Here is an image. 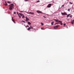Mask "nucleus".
Instances as JSON below:
<instances>
[{"label": "nucleus", "instance_id": "4be33fe9", "mask_svg": "<svg viewBox=\"0 0 74 74\" xmlns=\"http://www.w3.org/2000/svg\"><path fill=\"white\" fill-rule=\"evenodd\" d=\"M40 2V1H37L36 2V3H38Z\"/></svg>", "mask_w": 74, "mask_h": 74}, {"label": "nucleus", "instance_id": "7c9ffc66", "mask_svg": "<svg viewBox=\"0 0 74 74\" xmlns=\"http://www.w3.org/2000/svg\"><path fill=\"white\" fill-rule=\"evenodd\" d=\"M44 18H47L46 17H45V16H43Z\"/></svg>", "mask_w": 74, "mask_h": 74}, {"label": "nucleus", "instance_id": "e433bc0d", "mask_svg": "<svg viewBox=\"0 0 74 74\" xmlns=\"http://www.w3.org/2000/svg\"><path fill=\"white\" fill-rule=\"evenodd\" d=\"M67 21H69V19H67Z\"/></svg>", "mask_w": 74, "mask_h": 74}, {"label": "nucleus", "instance_id": "5701e85b", "mask_svg": "<svg viewBox=\"0 0 74 74\" xmlns=\"http://www.w3.org/2000/svg\"><path fill=\"white\" fill-rule=\"evenodd\" d=\"M14 14H16V12H14Z\"/></svg>", "mask_w": 74, "mask_h": 74}, {"label": "nucleus", "instance_id": "423d86ee", "mask_svg": "<svg viewBox=\"0 0 74 74\" xmlns=\"http://www.w3.org/2000/svg\"><path fill=\"white\" fill-rule=\"evenodd\" d=\"M54 21H55L56 22H60V21L58 20H56V19H53Z\"/></svg>", "mask_w": 74, "mask_h": 74}, {"label": "nucleus", "instance_id": "c85d7f7f", "mask_svg": "<svg viewBox=\"0 0 74 74\" xmlns=\"http://www.w3.org/2000/svg\"><path fill=\"white\" fill-rule=\"evenodd\" d=\"M56 24H58V23H56L55 24V25H56Z\"/></svg>", "mask_w": 74, "mask_h": 74}, {"label": "nucleus", "instance_id": "1a4fd4ad", "mask_svg": "<svg viewBox=\"0 0 74 74\" xmlns=\"http://www.w3.org/2000/svg\"><path fill=\"white\" fill-rule=\"evenodd\" d=\"M59 22L60 23L61 25H63V23H62V21H60V22Z\"/></svg>", "mask_w": 74, "mask_h": 74}, {"label": "nucleus", "instance_id": "0eeeda50", "mask_svg": "<svg viewBox=\"0 0 74 74\" xmlns=\"http://www.w3.org/2000/svg\"><path fill=\"white\" fill-rule=\"evenodd\" d=\"M26 18V21H29V18H27V17Z\"/></svg>", "mask_w": 74, "mask_h": 74}, {"label": "nucleus", "instance_id": "f03ea898", "mask_svg": "<svg viewBox=\"0 0 74 74\" xmlns=\"http://www.w3.org/2000/svg\"><path fill=\"white\" fill-rule=\"evenodd\" d=\"M19 15H21V16L22 18H25V16L23 15V14H21V13H19Z\"/></svg>", "mask_w": 74, "mask_h": 74}, {"label": "nucleus", "instance_id": "7ed1b4c3", "mask_svg": "<svg viewBox=\"0 0 74 74\" xmlns=\"http://www.w3.org/2000/svg\"><path fill=\"white\" fill-rule=\"evenodd\" d=\"M61 14L62 15H67V14L66 12L61 13Z\"/></svg>", "mask_w": 74, "mask_h": 74}, {"label": "nucleus", "instance_id": "6ab92c4d", "mask_svg": "<svg viewBox=\"0 0 74 74\" xmlns=\"http://www.w3.org/2000/svg\"><path fill=\"white\" fill-rule=\"evenodd\" d=\"M5 5H7V3L6 2H5Z\"/></svg>", "mask_w": 74, "mask_h": 74}, {"label": "nucleus", "instance_id": "dca6fc26", "mask_svg": "<svg viewBox=\"0 0 74 74\" xmlns=\"http://www.w3.org/2000/svg\"><path fill=\"white\" fill-rule=\"evenodd\" d=\"M29 27H30V29H33V27H32V26H30Z\"/></svg>", "mask_w": 74, "mask_h": 74}, {"label": "nucleus", "instance_id": "ddd939ff", "mask_svg": "<svg viewBox=\"0 0 74 74\" xmlns=\"http://www.w3.org/2000/svg\"><path fill=\"white\" fill-rule=\"evenodd\" d=\"M70 15H71V14H69L68 15H67L66 17L67 18H68V17H69V16H70Z\"/></svg>", "mask_w": 74, "mask_h": 74}, {"label": "nucleus", "instance_id": "2eb2a0df", "mask_svg": "<svg viewBox=\"0 0 74 74\" xmlns=\"http://www.w3.org/2000/svg\"><path fill=\"white\" fill-rule=\"evenodd\" d=\"M28 25H31V23H30V22H28Z\"/></svg>", "mask_w": 74, "mask_h": 74}, {"label": "nucleus", "instance_id": "c756f323", "mask_svg": "<svg viewBox=\"0 0 74 74\" xmlns=\"http://www.w3.org/2000/svg\"><path fill=\"white\" fill-rule=\"evenodd\" d=\"M18 16H19V17H20V18H21V16H19V15H18Z\"/></svg>", "mask_w": 74, "mask_h": 74}, {"label": "nucleus", "instance_id": "9b49d317", "mask_svg": "<svg viewBox=\"0 0 74 74\" xmlns=\"http://www.w3.org/2000/svg\"><path fill=\"white\" fill-rule=\"evenodd\" d=\"M74 20H72L71 22V23L72 24H73V23H74Z\"/></svg>", "mask_w": 74, "mask_h": 74}, {"label": "nucleus", "instance_id": "a878e982", "mask_svg": "<svg viewBox=\"0 0 74 74\" xmlns=\"http://www.w3.org/2000/svg\"><path fill=\"white\" fill-rule=\"evenodd\" d=\"M23 22H24V23H25V21H22Z\"/></svg>", "mask_w": 74, "mask_h": 74}, {"label": "nucleus", "instance_id": "4468645a", "mask_svg": "<svg viewBox=\"0 0 74 74\" xmlns=\"http://www.w3.org/2000/svg\"><path fill=\"white\" fill-rule=\"evenodd\" d=\"M53 23H54V21L52 22L51 23V25H53Z\"/></svg>", "mask_w": 74, "mask_h": 74}, {"label": "nucleus", "instance_id": "aec40b11", "mask_svg": "<svg viewBox=\"0 0 74 74\" xmlns=\"http://www.w3.org/2000/svg\"><path fill=\"white\" fill-rule=\"evenodd\" d=\"M27 30H30V27H29L28 28Z\"/></svg>", "mask_w": 74, "mask_h": 74}, {"label": "nucleus", "instance_id": "412c9836", "mask_svg": "<svg viewBox=\"0 0 74 74\" xmlns=\"http://www.w3.org/2000/svg\"><path fill=\"white\" fill-rule=\"evenodd\" d=\"M8 3L9 4H10V3H11V2H10V1H8Z\"/></svg>", "mask_w": 74, "mask_h": 74}, {"label": "nucleus", "instance_id": "a211bd4d", "mask_svg": "<svg viewBox=\"0 0 74 74\" xmlns=\"http://www.w3.org/2000/svg\"><path fill=\"white\" fill-rule=\"evenodd\" d=\"M68 11H69V12L70 11V9L69 8L68 9Z\"/></svg>", "mask_w": 74, "mask_h": 74}, {"label": "nucleus", "instance_id": "473e14b6", "mask_svg": "<svg viewBox=\"0 0 74 74\" xmlns=\"http://www.w3.org/2000/svg\"><path fill=\"white\" fill-rule=\"evenodd\" d=\"M70 3L71 4H72V3L71 2H70Z\"/></svg>", "mask_w": 74, "mask_h": 74}, {"label": "nucleus", "instance_id": "9d476101", "mask_svg": "<svg viewBox=\"0 0 74 74\" xmlns=\"http://www.w3.org/2000/svg\"><path fill=\"white\" fill-rule=\"evenodd\" d=\"M28 14H32V15H33V14H34V12L32 13L31 12H30L28 13Z\"/></svg>", "mask_w": 74, "mask_h": 74}, {"label": "nucleus", "instance_id": "b1692460", "mask_svg": "<svg viewBox=\"0 0 74 74\" xmlns=\"http://www.w3.org/2000/svg\"><path fill=\"white\" fill-rule=\"evenodd\" d=\"M71 16H70V18H72V15H70Z\"/></svg>", "mask_w": 74, "mask_h": 74}, {"label": "nucleus", "instance_id": "c9c22d12", "mask_svg": "<svg viewBox=\"0 0 74 74\" xmlns=\"http://www.w3.org/2000/svg\"><path fill=\"white\" fill-rule=\"evenodd\" d=\"M62 7H64V5H62Z\"/></svg>", "mask_w": 74, "mask_h": 74}, {"label": "nucleus", "instance_id": "39448f33", "mask_svg": "<svg viewBox=\"0 0 74 74\" xmlns=\"http://www.w3.org/2000/svg\"><path fill=\"white\" fill-rule=\"evenodd\" d=\"M51 7V3L49 4L47 6V7L48 8H50Z\"/></svg>", "mask_w": 74, "mask_h": 74}, {"label": "nucleus", "instance_id": "2f4dec72", "mask_svg": "<svg viewBox=\"0 0 74 74\" xmlns=\"http://www.w3.org/2000/svg\"><path fill=\"white\" fill-rule=\"evenodd\" d=\"M27 27H29V25H27Z\"/></svg>", "mask_w": 74, "mask_h": 74}, {"label": "nucleus", "instance_id": "bb28decb", "mask_svg": "<svg viewBox=\"0 0 74 74\" xmlns=\"http://www.w3.org/2000/svg\"><path fill=\"white\" fill-rule=\"evenodd\" d=\"M63 25H64V26H66V24H64Z\"/></svg>", "mask_w": 74, "mask_h": 74}, {"label": "nucleus", "instance_id": "20e7f679", "mask_svg": "<svg viewBox=\"0 0 74 74\" xmlns=\"http://www.w3.org/2000/svg\"><path fill=\"white\" fill-rule=\"evenodd\" d=\"M59 25H56V26H55L54 27V29H56V28H58V27H59Z\"/></svg>", "mask_w": 74, "mask_h": 74}, {"label": "nucleus", "instance_id": "f3484780", "mask_svg": "<svg viewBox=\"0 0 74 74\" xmlns=\"http://www.w3.org/2000/svg\"><path fill=\"white\" fill-rule=\"evenodd\" d=\"M41 25H42V26L44 25V24L42 23H41Z\"/></svg>", "mask_w": 74, "mask_h": 74}, {"label": "nucleus", "instance_id": "f257e3e1", "mask_svg": "<svg viewBox=\"0 0 74 74\" xmlns=\"http://www.w3.org/2000/svg\"><path fill=\"white\" fill-rule=\"evenodd\" d=\"M14 4H11L10 5H9V9L10 10H12L13 8H14Z\"/></svg>", "mask_w": 74, "mask_h": 74}, {"label": "nucleus", "instance_id": "72a5a7b5", "mask_svg": "<svg viewBox=\"0 0 74 74\" xmlns=\"http://www.w3.org/2000/svg\"><path fill=\"white\" fill-rule=\"evenodd\" d=\"M20 12H23V11H21Z\"/></svg>", "mask_w": 74, "mask_h": 74}, {"label": "nucleus", "instance_id": "f704fd0d", "mask_svg": "<svg viewBox=\"0 0 74 74\" xmlns=\"http://www.w3.org/2000/svg\"><path fill=\"white\" fill-rule=\"evenodd\" d=\"M43 29V28H41V29H42V30Z\"/></svg>", "mask_w": 74, "mask_h": 74}, {"label": "nucleus", "instance_id": "393cba45", "mask_svg": "<svg viewBox=\"0 0 74 74\" xmlns=\"http://www.w3.org/2000/svg\"><path fill=\"white\" fill-rule=\"evenodd\" d=\"M25 1H28V0H25Z\"/></svg>", "mask_w": 74, "mask_h": 74}, {"label": "nucleus", "instance_id": "6e6552de", "mask_svg": "<svg viewBox=\"0 0 74 74\" xmlns=\"http://www.w3.org/2000/svg\"><path fill=\"white\" fill-rule=\"evenodd\" d=\"M13 18H12V20L13 21V22H14V23H15V20H14V19H13Z\"/></svg>", "mask_w": 74, "mask_h": 74}, {"label": "nucleus", "instance_id": "f8f14e48", "mask_svg": "<svg viewBox=\"0 0 74 74\" xmlns=\"http://www.w3.org/2000/svg\"><path fill=\"white\" fill-rule=\"evenodd\" d=\"M37 12L38 13H41V14L42 13H41V12L39 10H37Z\"/></svg>", "mask_w": 74, "mask_h": 74}, {"label": "nucleus", "instance_id": "cd10ccee", "mask_svg": "<svg viewBox=\"0 0 74 74\" xmlns=\"http://www.w3.org/2000/svg\"><path fill=\"white\" fill-rule=\"evenodd\" d=\"M17 14L18 15H19V14L18 13V12H17Z\"/></svg>", "mask_w": 74, "mask_h": 74}]
</instances>
